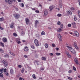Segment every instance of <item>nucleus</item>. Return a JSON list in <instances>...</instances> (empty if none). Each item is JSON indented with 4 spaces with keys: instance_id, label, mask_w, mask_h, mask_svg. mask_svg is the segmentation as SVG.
<instances>
[{
    "instance_id": "1",
    "label": "nucleus",
    "mask_w": 80,
    "mask_h": 80,
    "mask_svg": "<svg viewBox=\"0 0 80 80\" xmlns=\"http://www.w3.org/2000/svg\"><path fill=\"white\" fill-rule=\"evenodd\" d=\"M67 47L68 48L69 50H70V52L72 53L73 54H75V53H76V52H75V51L72 48V47H70L69 46H67Z\"/></svg>"
},
{
    "instance_id": "2",
    "label": "nucleus",
    "mask_w": 80,
    "mask_h": 80,
    "mask_svg": "<svg viewBox=\"0 0 80 80\" xmlns=\"http://www.w3.org/2000/svg\"><path fill=\"white\" fill-rule=\"evenodd\" d=\"M6 3H8L9 5H11L13 3V0H5Z\"/></svg>"
},
{
    "instance_id": "3",
    "label": "nucleus",
    "mask_w": 80,
    "mask_h": 80,
    "mask_svg": "<svg viewBox=\"0 0 80 80\" xmlns=\"http://www.w3.org/2000/svg\"><path fill=\"white\" fill-rule=\"evenodd\" d=\"M20 15L18 13L14 14V17L16 19H18L20 17Z\"/></svg>"
},
{
    "instance_id": "4",
    "label": "nucleus",
    "mask_w": 80,
    "mask_h": 80,
    "mask_svg": "<svg viewBox=\"0 0 80 80\" xmlns=\"http://www.w3.org/2000/svg\"><path fill=\"white\" fill-rule=\"evenodd\" d=\"M2 63H3L5 67H7L8 66V63L7 62V61L5 60H4L2 61Z\"/></svg>"
},
{
    "instance_id": "5",
    "label": "nucleus",
    "mask_w": 80,
    "mask_h": 80,
    "mask_svg": "<svg viewBox=\"0 0 80 80\" xmlns=\"http://www.w3.org/2000/svg\"><path fill=\"white\" fill-rule=\"evenodd\" d=\"M34 43L37 47H38L39 46V43L38 42V41L37 39H35L34 40Z\"/></svg>"
},
{
    "instance_id": "6",
    "label": "nucleus",
    "mask_w": 80,
    "mask_h": 80,
    "mask_svg": "<svg viewBox=\"0 0 80 80\" xmlns=\"http://www.w3.org/2000/svg\"><path fill=\"white\" fill-rule=\"evenodd\" d=\"M74 33L73 34V35H74V36H76L78 37L79 35L78 32L77 31H74Z\"/></svg>"
},
{
    "instance_id": "7",
    "label": "nucleus",
    "mask_w": 80,
    "mask_h": 80,
    "mask_svg": "<svg viewBox=\"0 0 80 80\" xmlns=\"http://www.w3.org/2000/svg\"><path fill=\"white\" fill-rule=\"evenodd\" d=\"M26 23L27 25H28V23H30V20L28 18H26L25 19Z\"/></svg>"
},
{
    "instance_id": "8",
    "label": "nucleus",
    "mask_w": 80,
    "mask_h": 80,
    "mask_svg": "<svg viewBox=\"0 0 80 80\" xmlns=\"http://www.w3.org/2000/svg\"><path fill=\"white\" fill-rule=\"evenodd\" d=\"M44 13L43 16L44 17H46L47 15H48V11L47 10H45L44 11Z\"/></svg>"
},
{
    "instance_id": "9",
    "label": "nucleus",
    "mask_w": 80,
    "mask_h": 80,
    "mask_svg": "<svg viewBox=\"0 0 80 80\" xmlns=\"http://www.w3.org/2000/svg\"><path fill=\"white\" fill-rule=\"evenodd\" d=\"M3 42L4 43L7 42V39L6 38H3L2 40Z\"/></svg>"
},
{
    "instance_id": "10",
    "label": "nucleus",
    "mask_w": 80,
    "mask_h": 80,
    "mask_svg": "<svg viewBox=\"0 0 80 80\" xmlns=\"http://www.w3.org/2000/svg\"><path fill=\"white\" fill-rule=\"evenodd\" d=\"M54 6H50L49 7L50 12H52V11L54 9Z\"/></svg>"
},
{
    "instance_id": "11",
    "label": "nucleus",
    "mask_w": 80,
    "mask_h": 80,
    "mask_svg": "<svg viewBox=\"0 0 80 80\" xmlns=\"http://www.w3.org/2000/svg\"><path fill=\"white\" fill-rule=\"evenodd\" d=\"M58 38L59 39V40L60 41V42H62V36L60 35V34H58Z\"/></svg>"
},
{
    "instance_id": "12",
    "label": "nucleus",
    "mask_w": 80,
    "mask_h": 80,
    "mask_svg": "<svg viewBox=\"0 0 80 80\" xmlns=\"http://www.w3.org/2000/svg\"><path fill=\"white\" fill-rule=\"evenodd\" d=\"M20 41V39L18 38L16 40V42L18 44H20V43H21V42Z\"/></svg>"
},
{
    "instance_id": "13",
    "label": "nucleus",
    "mask_w": 80,
    "mask_h": 80,
    "mask_svg": "<svg viewBox=\"0 0 80 80\" xmlns=\"http://www.w3.org/2000/svg\"><path fill=\"white\" fill-rule=\"evenodd\" d=\"M74 61L77 65H78V64H79V63H78V60H77V58L74 59Z\"/></svg>"
},
{
    "instance_id": "14",
    "label": "nucleus",
    "mask_w": 80,
    "mask_h": 80,
    "mask_svg": "<svg viewBox=\"0 0 80 80\" xmlns=\"http://www.w3.org/2000/svg\"><path fill=\"white\" fill-rule=\"evenodd\" d=\"M72 25L73 26L74 28H76L77 26H76V23L74 22L72 23Z\"/></svg>"
},
{
    "instance_id": "15",
    "label": "nucleus",
    "mask_w": 80,
    "mask_h": 80,
    "mask_svg": "<svg viewBox=\"0 0 80 80\" xmlns=\"http://www.w3.org/2000/svg\"><path fill=\"white\" fill-rule=\"evenodd\" d=\"M67 12L68 15H71L72 13L70 11V10L67 11Z\"/></svg>"
},
{
    "instance_id": "16",
    "label": "nucleus",
    "mask_w": 80,
    "mask_h": 80,
    "mask_svg": "<svg viewBox=\"0 0 80 80\" xmlns=\"http://www.w3.org/2000/svg\"><path fill=\"white\" fill-rule=\"evenodd\" d=\"M14 25H15V23L14 22H12L11 23V24L10 25V28H13V27H14Z\"/></svg>"
},
{
    "instance_id": "17",
    "label": "nucleus",
    "mask_w": 80,
    "mask_h": 80,
    "mask_svg": "<svg viewBox=\"0 0 80 80\" xmlns=\"http://www.w3.org/2000/svg\"><path fill=\"white\" fill-rule=\"evenodd\" d=\"M24 50L25 51V52H27V51H28V47H25L24 48Z\"/></svg>"
},
{
    "instance_id": "18",
    "label": "nucleus",
    "mask_w": 80,
    "mask_h": 80,
    "mask_svg": "<svg viewBox=\"0 0 80 80\" xmlns=\"http://www.w3.org/2000/svg\"><path fill=\"white\" fill-rule=\"evenodd\" d=\"M73 45L76 49H78V47H77V43H76L74 42Z\"/></svg>"
},
{
    "instance_id": "19",
    "label": "nucleus",
    "mask_w": 80,
    "mask_h": 80,
    "mask_svg": "<svg viewBox=\"0 0 80 80\" xmlns=\"http://www.w3.org/2000/svg\"><path fill=\"white\" fill-rule=\"evenodd\" d=\"M10 72L11 74L13 75V74L14 72L13 69H11L10 70Z\"/></svg>"
},
{
    "instance_id": "20",
    "label": "nucleus",
    "mask_w": 80,
    "mask_h": 80,
    "mask_svg": "<svg viewBox=\"0 0 80 80\" xmlns=\"http://www.w3.org/2000/svg\"><path fill=\"white\" fill-rule=\"evenodd\" d=\"M66 54H67V55H68L69 58H70L71 57V55H70V54H69V53L68 52H66Z\"/></svg>"
},
{
    "instance_id": "21",
    "label": "nucleus",
    "mask_w": 80,
    "mask_h": 80,
    "mask_svg": "<svg viewBox=\"0 0 80 80\" xmlns=\"http://www.w3.org/2000/svg\"><path fill=\"white\" fill-rule=\"evenodd\" d=\"M37 23H38V21L36 20L35 21V27H37Z\"/></svg>"
},
{
    "instance_id": "22",
    "label": "nucleus",
    "mask_w": 80,
    "mask_h": 80,
    "mask_svg": "<svg viewBox=\"0 0 80 80\" xmlns=\"http://www.w3.org/2000/svg\"><path fill=\"white\" fill-rule=\"evenodd\" d=\"M0 44L1 45V46H2V47H4L5 46H4V43H3L1 42H0Z\"/></svg>"
},
{
    "instance_id": "23",
    "label": "nucleus",
    "mask_w": 80,
    "mask_h": 80,
    "mask_svg": "<svg viewBox=\"0 0 80 80\" xmlns=\"http://www.w3.org/2000/svg\"><path fill=\"white\" fill-rule=\"evenodd\" d=\"M4 70V69H3V68H2V69H0V72L1 73H3Z\"/></svg>"
},
{
    "instance_id": "24",
    "label": "nucleus",
    "mask_w": 80,
    "mask_h": 80,
    "mask_svg": "<svg viewBox=\"0 0 80 80\" xmlns=\"http://www.w3.org/2000/svg\"><path fill=\"white\" fill-rule=\"evenodd\" d=\"M42 60H43L44 61H45L46 60H47V58H46L45 57H42Z\"/></svg>"
},
{
    "instance_id": "25",
    "label": "nucleus",
    "mask_w": 80,
    "mask_h": 80,
    "mask_svg": "<svg viewBox=\"0 0 80 80\" xmlns=\"http://www.w3.org/2000/svg\"><path fill=\"white\" fill-rule=\"evenodd\" d=\"M62 29H61L60 28H59L58 29L57 31L58 32H62Z\"/></svg>"
},
{
    "instance_id": "26",
    "label": "nucleus",
    "mask_w": 80,
    "mask_h": 80,
    "mask_svg": "<svg viewBox=\"0 0 80 80\" xmlns=\"http://www.w3.org/2000/svg\"><path fill=\"white\" fill-rule=\"evenodd\" d=\"M30 47L31 48H32V49H35V47L33 45H31L30 46Z\"/></svg>"
},
{
    "instance_id": "27",
    "label": "nucleus",
    "mask_w": 80,
    "mask_h": 80,
    "mask_svg": "<svg viewBox=\"0 0 80 80\" xmlns=\"http://www.w3.org/2000/svg\"><path fill=\"white\" fill-rule=\"evenodd\" d=\"M4 57H5L6 58H7L9 57V56L8 54H6L4 55Z\"/></svg>"
},
{
    "instance_id": "28",
    "label": "nucleus",
    "mask_w": 80,
    "mask_h": 80,
    "mask_svg": "<svg viewBox=\"0 0 80 80\" xmlns=\"http://www.w3.org/2000/svg\"><path fill=\"white\" fill-rule=\"evenodd\" d=\"M41 35H45V32L44 31H42V32L41 33Z\"/></svg>"
},
{
    "instance_id": "29",
    "label": "nucleus",
    "mask_w": 80,
    "mask_h": 80,
    "mask_svg": "<svg viewBox=\"0 0 80 80\" xmlns=\"http://www.w3.org/2000/svg\"><path fill=\"white\" fill-rule=\"evenodd\" d=\"M32 77L34 79H36V77L35 76V74H33L32 75Z\"/></svg>"
},
{
    "instance_id": "30",
    "label": "nucleus",
    "mask_w": 80,
    "mask_h": 80,
    "mask_svg": "<svg viewBox=\"0 0 80 80\" xmlns=\"http://www.w3.org/2000/svg\"><path fill=\"white\" fill-rule=\"evenodd\" d=\"M21 35L23 36L25 35V32L24 31H22L21 33Z\"/></svg>"
},
{
    "instance_id": "31",
    "label": "nucleus",
    "mask_w": 80,
    "mask_h": 80,
    "mask_svg": "<svg viewBox=\"0 0 80 80\" xmlns=\"http://www.w3.org/2000/svg\"><path fill=\"white\" fill-rule=\"evenodd\" d=\"M45 47L46 48H47L48 47V44L46 43L45 44Z\"/></svg>"
},
{
    "instance_id": "32",
    "label": "nucleus",
    "mask_w": 80,
    "mask_h": 80,
    "mask_svg": "<svg viewBox=\"0 0 80 80\" xmlns=\"http://www.w3.org/2000/svg\"><path fill=\"white\" fill-rule=\"evenodd\" d=\"M70 10H71V11H74V10H75V8H73V7H72L70 8Z\"/></svg>"
},
{
    "instance_id": "33",
    "label": "nucleus",
    "mask_w": 80,
    "mask_h": 80,
    "mask_svg": "<svg viewBox=\"0 0 80 80\" xmlns=\"http://www.w3.org/2000/svg\"><path fill=\"white\" fill-rule=\"evenodd\" d=\"M63 24H62L61 25L60 28H61V29H63Z\"/></svg>"
},
{
    "instance_id": "34",
    "label": "nucleus",
    "mask_w": 80,
    "mask_h": 80,
    "mask_svg": "<svg viewBox=\"0 0 80 80\" xmlns=\"http://www.w3.org/2000/svg\"><path fill=\"white\" fill-rule=\"evenodd\" d=\"M25 72V69L24 68H23L22 69L21 71V73H23Z\"/></svg>"
},
{
    "instance_id": "35",
    "label": "nucleus",
    "mask_w": 80,
    "mask_h": 80,
    "mask_svg": "<svg viewBox=\"0 0 80 80\" xmlns=\"http://www.w3.org/2000/svg\"><path fill=\"white\" fill-rule=\"evenodd\" d=\"M60 54H61V53H60L57 52V53H56V54L57 56H58L59 55H60Z\"/></svg>"
},
{
    "instance_id": "36",
    "label": "nucleus",
    "mask_w": 80,
    "mask_h": 80,
    "mask_svg": "<svg viewBox=\"0 0 80 80\" xmlns=\"http://www.w3.org/2000/svg\"><path fill=\"white\" fill-rule=\"evenodd\" d=\"M3 77V74L2 73H0V77L2 78Z\"/></svg>"
},
{
    "instance_id": "37",
    "label": "nucleus",
    "mask_w": 80,
    "mask_h": 80,
    "mask_svg": "<svg viewBox=\"0 0 80 80\" xmlns=\"http://www.w3.org/2000/svg\"><path fill=\"white\" fill-rule=\"evenodd\" d=\"M57 16H58V17H62V14L60 13H59L57 14Z\"/></svg>"
},
{
    "instance_id": "38",
    "label": "nucleus",
    "mask_w": 80,
    "mask_h": 80,
    "mask_svg": "<svg viewBox=\"0 0 80 80\" xmlns=\"http://www.w3.org/2000/svg\"><path fill=\"white\" fill-rule=\"evenodd\" d=\"M4 20V18H3V17H2L1 18H0V21H3Z\"/></svg>"
},
{
    "instance_id": "39",
    "label": "nucleus",
    "mask_w": 80,
    "mask_h": 80,
    "mask_svg": "<svg viewBox=\"0 0 80 80\" xmlns=\"http://www.w3.org/2000/svg\"><path fill=\"white\" fill-rule=\"evenodd\" d=\"M4 73H5V75H6L7 76H8V75H9V74H8V72H4Z\"/></svg>"
},
{
    "instance_id": "40",
    "label": "nucleus",
    "mask_w": 80,
    "mask_h": 80,
    "mask_svg": "<svg viewBox=\"0 0 80 80\" xmlns=\"http://www.w3.org/2000/svg\"><path fill=\"white\" fill-rule=\"evenodd\" d=\"M13 35L14 37H17V34L15 33H13Z\"/></svg>"
},
{
    "instance_id": "41",
    "label": "nucleus",
    "mask_w": 80,
    "mask_h": 80,
    "mask_svg": "<svg viewBox=\"0 0 80 80\" xmlns=\"http://www.w3.org/2000/svg\"><path fill=\"white\" fill-rule=\"evenodd\" d=\"M73 70H74V71H76V68H75V67L74 66H72Z\"/></svg>"
},
{
    "instance_id": "42",
    "label": "nucleus",
    "mask_w": 80,
    "mask_h": 80,
    "mask_svg": "<svg viewBox=\"0 0 80 80\" xmlns=\"http://www.w3.org/2000/svg\"><path fill=\"white\" fill-rule=\"evenodd\" d=\"M57 24L58 25H60V24H61V22H60L58 21L57 22Z\"/></svg>"
},
{
    "instance_id": "43",
    "label": "nucleus",
    "mask_w": 80,
    "mask_h": 80,
    "mask_svg": "<svg viewBox=\"0 0 80 80\" xmlns=\"http://www.w3.org/2000/svg\"><path fill=\"white\" fill-rule=\"evenodd\" d=\"M68 80H72L73 78H70V77H68Z\"/></svg>"
},
{
    "instance_id": "44",
    "label": "nucleus",
    "mask_w": 80,
    "mask_h": 80,
    "mask_svg": "<svg viewBox=\"0 0 80 80\" xmlns=\"http://www.w3.org/2000/svg\"><path fill=\"white\" fill-rule=\"evenodd\" d=\"M0 52H2V53H3V50L2 48H0Z\"/></svg>"
},
{
    "instance_id": "45",
    "label": "nucleus",
    "mask_w": 80,
    "mask_h": 80,
    "mask_svg": "<svg viewBox=\"0 0 80 80\" xmlns=\"http://www.w3.org/2000/svg\"><path fill=\"white\" fill-rule=\"evenodd\" d=\"M21 6L22 7H24V4L23 3H22Z\"/></svg>"
},
{
    "instance_id": "46",
    "label": "nucleus",
    "mask_w": 80,
    "mask_h": 80,
    "mask_svg": "<svg viewBox=\"0 0 80 80\" xmlns=\"http://www.w3.org/2000/svg\"><path fill=\"white\" fill-rule=\"evenodd\" d=\"M78 15L79 16V17L80 18V11H78Z\"/></svg>"
},
{
    "instance_id": "47",
    "label": "nucleus",
    "mask_w": 80,
    "mask_h": 80,
    "mask_svg": "<svg viewBox=\"0 0 80 80\" xmlns=\"http://www.w3.org/2000/svg\"><path fill=\"white\" fill-rule=\"evenodd\" d=\"M59 6L60 8H62V3H61V4H59Z\"/></svg>"
},
{
    "instance_id": "48",
    "label": "nucleus",
    "mask_w": 80,
    "mask_h": 80,
    "mask_svg": "<svg viewBox=\"0 0 80 80\" xmlns=\"http://www.w3.org/2000/svg\"><path fill=\"white\" fill-rule=\"evenodd\" d=\"M7 72V69L6 68H4V73H5L6 72Z\"/></svg>"
},
{
    "instance_id": "49",
    "label": "nucleus",
    "mask_w": 80,
    "mask_h": 80,
    "mask_svg": "<svg viewBox=\"0 0 80 80\" xmlns=\"http://www.w3.org/2000/svg\"><path fill=\"white\" fill-rule=\"evenodd\" d=\"M72 72V70H70L68 71L69 73H71Z\"/></svg>"
},
{
    "instance_id": "50",
    "label": "nucleus",
    "mask_w": 80,
    "mask_h": 80,
    "mask_svg": "<svg viewBox=\"0 0 80 80\" xmlns=\"http://www.w3.org/2000/svg\"><path fill=\"white\" fill-rule=\"evenodd\" d=\"M11 55H12V56H15V54L14 53H13L12 52V53H11Z\"/></svg>"
},
{
    "instance_id": "51",
    "label": "nucleus",
    "mask_w": 80,
    "mask_h": 80,
    "mask_svg": "<svg viewBox=\"0 0 80 80\" xmlns=\"http://www.w3.org/2000/svg\"><path fill=\"white\" fill-rule=\"evenodd\" d=\"M71 25H71V24H68V27H71Z\"/></svg>"
},
{
    "instance_id": "52",
    "label": "nucleus",
    "mask_w": 80,
    "mask_h": 80,
    "mask_svg": "<svg viewBox=\"0 0 80 80\" xmlns=\"http://www.w3.org/2000/svg\"><path fill=\"white\" fill-rule=\"evenodd\" d=\"M52 46L53 47H55V44L54 43H52Z\"/></svg>"
},
{
    "instance_id": "53",
    "label": "nucleus",
    "mask_w": 80,
    "mask_h": 80,
    "mask_svg": "<svg viewBox=\"0 0 80 80\" xmlns=\"http://www.w3.org/2000/svg\"><path fill=\"white\" fill-rule=\"evenodd\" d=\"M18 67L19 68H22V65H19L18 66Z\"/></svg>"
},
{
    "instance_id": "54",
    "label": "nucleus",
    "mask_w": 80,
    "mask_h": 80,
    "mask_svg": "<svg viewBox=\"0 0 80 80\" xmlns=\"http://www.w3.org/2000/svg\"><path fill=\"white\" fill-rule=\"evenodd\" d=\"M77 17H75L74 18V20L75 21H76L77 20Z\"/></svg>"
},
{
    "instance_id": "55",
    "label": "nucleus",
    "mask_w": 80,
    "mask_h": 80,
    "mask_svg": "<svg viewBox=\"0 0 80 80\" xmlns=\"http://www.w3.org/2000/svg\"><path fill=\"white\" fill-rule=\"evenodd\" d=\"M24 58H28V56H27V55H24Z\"/></svg>"
},
{
    "instance_id": "56",
    "label": "nucleus",
    "mask_w": 80,
    "mask_h": 80,
    "mask_svg": "<svg viewBox=\"0 0 80 80\" xmlns=\"http://www.w3.org/2000/svg\"><path fill=\"white\" fill-rule=\"evenodd\" d=\"M0 29L1 30H4V28H2L1 27L0 28Z\"/></svg>"
},
{
    "instance_id": "57",
    "label": "nucleus",
    "mask_w": 80,
    "mask_h": 80,
    "mask_svg": "<svg viewBox=\"0 0 80 80\" xmlns=\"http://www.w3.org/2000/svg\"><path fill=\"white\" fill-rule=\"evenodd\" d=\"M40 36V35L38 34H36V36L37 37H39Z\"/></svg>"
},
{
    "instance_id": "58",
    "label": "nucleus",
    "mask_w": 80,
    "mask_h": 80,
    "mask_svg": "<svg viewBox=\"0 0 80 80\" xmlns=\"http://www.w3.org/2000/svg\"><path fill=\"white\" fill-rule=\"evenodd\" d=\"M59 50V48H56V50L57 51H58Z\"/></svg>"
},
{
    "instance_id": "59",
    "label": "nucleus",
    "mask_w": 80,
    "mask_h": 80,
    "mask_svg": "<svg viewBox=\"0 0 80 80\" xmlns=\"http://www.w3.org/2000/svg\"><path fill=\"white\" fill-rule=\"evenodd\" d=\"M35 12H36V13H39V11L38 10H36L35 11Z\"/></svg>"
},
{
    "instance_id": "60",
    "label": "nucleus",
    "mask_w": 80,
    "mask_h": 80,
    "mask_svg": "<svg viewBox=\"0 0 80 80\" xmlns=\"http://www.w3.org/2000/svg\"><path fill=\"white\" fill-rule=\"evenodd\" d=\"M50 55L51 56H53V54L52 53H50Z\"/></svg>"
},
{
    "instance_id": "61",
    "label": "nucleus",
    "mask_w": 80,
    "mask_h": 80,
    "mask_svg": "<svg viewBox=\"0 0 80 80\" xmlns=\"http://www.w3.org/2000/svg\"><path fill=\"white\" fill-rule=\"evenodd\" d=\"M41 70H44V68H41Z\"/></svg>"
},
{
    "instance_id": "62",
    "label": "nucleus",
    "mask_w": 80,
    "mask_h": 80,
    "mask_svg": "<svg viewBox=\"0 0 80 80\" xmlns=\"http://www.w3.org/2000/svg\"><path fill=\"white\" fill-rule=\"evenodd\" d=\"M22 42H26V41L25 40H22Z\"/></svg>"
},
{
    "instance_id": "63",
    "label": "nucleus",
    "mask_w": 80,
    "mask_h": 80,
    "mask_svg": "<svg viewBox=\"0 0 80 80\" xmlns=\"http://www.w3.org/2000/svg\"><path fill=\"white\" fill-rule=\"evenodd\" d=\"M31 9L32 10H35V8H32Z\"/></svg>"
},
{
    "instance_id": "64",
    "label": "nucleus",
    "mask_w": 80,
    "mask_h": 80,
    "mask_svg": "<svg viewBox=\"0 0 80 80\" xmlns=\"http://www.w3.org/2000/svg\"><path fill=\"white\" fill-rule=\"evenodd\" d=\"M78 78H80V75H78Z\"/></svg>"
}]
</instances>
